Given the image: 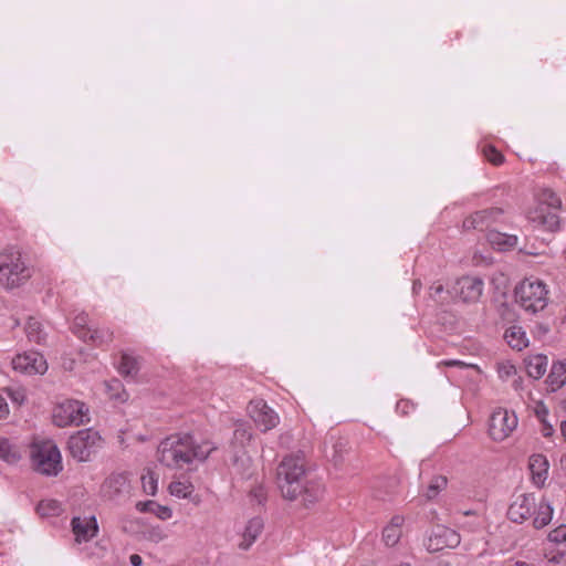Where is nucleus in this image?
<instances>
[{
    "label": "nucleus",
    "instance_id": "nucleus-1",
    "mask_svg": "<svg viewBox=\"0 0 566 566\" xmlns=\"http://www.w3.org/2000/svg\"><path fill=\"white\" fill-rule=\"evenodd\" d=\"M216 448L210 440L197 442L190 434H174L158 446V461L169 469H182L195 460H206Z\"/></svg>",
    "mask_w": 566,
    "mask_h": 566
},
{
    "label": "nucleus",
    "instance_id": "nucleus-2",
    "mask_svg": "<svg viewBox=\"0 0 566 566\" xmlns=\"http://www.w3.org/2000/svg\"><path fill=\"white\" fill-rule=\"evenodd\" d=\"M305 460L301 455L285 457L277 468V484L284 499L295 501L305 480Z\"/></svg>",
    "mask_w": 566,
    "mask_h": 566
},
{
    "label": "nucleus",
    "instance_id": "nucleus-3",
    "mask_svg": "<svg viewBox=\"0 0 566 566\" xmlns=\"http://www.w3.org/2000/svg\"><path fill=\"white\" fill-rule=\"evenodd\" d=\"M33 270L25 263L18 250L7 249L0 253V284L6 289H15L24 284Z\"/></svg>",
    "mask_w": 566,
    "mask_h": 566
},
{
    "label": "nucleus",
    "instance_id": "nucleus-4",
    "mask_svg": "<svg viewBox=\"0 0 566 566\" xmlns=\"http://www.w3.org/2000/svg\"><path fill=\"white\" fill-rule=\"evenodd\" d=\"M515 298L526 312L537 313L547 306L549 290L544 281L530 276L515 287Z\"/></svg>",
    "mask_w": 566,
    "mask_h": 566
},
{
    "label": "nucleus",
    "instance_id": "nucleus-5",
    "mask_svg": "<svg viewBox=\"0 0 566 566\" xmlns=\"http://www.w3.org/2000/svg\"><path fill=\"white\" fill-rule=\"evenodd\" d=\"M33 468L45 475H56L62 470V457L51 440L34 441L31 446Z\"/></svg>",
    "mask_w": 566,
    "mask_h": 566
},
{
    "label": "nucleus",
    "instance_id": "nucleus-6",
    "mask_svg": "<svg viewBox=\"0 0 566 566\" xmlns=\"http://www.w3.org/2000/svg\"><path fill=\"white\" fill-rule=\"evenodd\" d=\"M537 206L528 211V219L548 229L558 226V217L547 209L558 210L562 207L560 198L551 189L544 188L536 193Z\"/></svg>",
    "mask_w": 566,
    "mask_h": 566
},
{
    "label": "nucleus",
    "instance_id": "nucleus-7",
    "mask_svg": "<svg viewBox=\"0 0 566 566\" xmlns=\"http://www.w3.org/2000/svg\"><path fill=\"white\" fill-rule=\"evenodd\" d=\"M52 419L60 428L81 426L90 421L88 408L80 400L66 399L54 407Z\"/></svg>",
    "mask_w": 566,
    "mask_h": 566
},
{
    "label": "nucleus",
    "instance_id": "nucleus-8",
    "mask_svg": "<svg viewBox=\"0 0 566 566\" xmlns=\"http://www.w3.org/2000/svg\"><path fill=\"white\" fill-rule=\"evenodd\" d=\"M102 444V437L93 429L81 430L69 439V450L78 461H88Z\"/></svg>",
    "mask_w": 566,
    "mask_h": 566
},
{
    "label": "nucleus",
    "instance_id": "nucleus-9",
    "mask_svg": "<svg viewBox=\"0 0 566 566\" xmlns=\"http://www.w3.org/2000/svg\"><path fill=\"white\" fill-rule=\"evenodd\" d=\"M516 427V415L507 409L497 408L490 417L489 434L493 441L501 442L507 439Z\"/></svg>",
    "mask_w": 566,
    "mask_h": 566
},
{
    "label": "nucleus",
    "instance_id": "nucleus-10",
    "mask_svg": "<svg viewBox=\"0 0 566 566\" xmlns=\"http://www.w3.org/2000/svg\"><path fill=\"white\" fill-rule=\"evenodd\" d=\"M247 412L255 427L262 432H268L280 423L279 413L261 398L251 400L247 407Z\"/></svg>",
    "mask_w": 566,
    "mask_h": 566
},
{
    "label": "nucleus",
    "instance_id": "nucleus-11",
    "mask_svg": "<svg viewBox=\"0 0 566 566\" xmlns=\"http://www.w3.org/2000/svg\"><path fill=\"white\" fill-rule=\"evenodd\" d=\"M504 220V211L501 208H489L468 216L463 220L465 230L490 231L491 227Z\"/></svg>",
    "mask_w": 566,
    "mask_h": 566
},
{
    "label": "nucleus",
    "instance_id": "nucleus-12",
    "mask_svg": "<svg viewBox=\"0 0 566 566\" xmlns=\"http://www.w3.org/2000/svg\"><path fill=\"white\" fill-rule=\"evenodd\" d=\"M484 289V282L479 276H462L455 281L453 285V294L463 303H476Z\"/></svg>",
    "mask_w": 566,
    "mask_h": 566
},
{
    "label": "nucleus",
    "instance_id": "nucleus-13",
    "mask_svg": "<svg viewBox=\"0 0 566 566\" xmlns=\"http://www.w3.org/2000/svg\"><path fill=\"white\" fill-rule=\"evenodd\" d=\"M12 367L22 374L43 375L48 370V363L39 352H27L12 359Z\"/></svg>",
    "mask_w": 566,
    "mask_h": 566
},
{
    "label": "nucleus",
    "instance_id": "nucleus-14",
    "mask_svg": "<svg viewBox=\"0 0 566 566\" xmlns=\"http://www.w3.org/2000/svg\"><path fill=\"white\" fill-rule=\"evenodd\" d=\"M460 535L446 526H437L432 530L427 542L429 552H440L446 548H454L460 544Z\"/></svg>",
    "mask_w": 566,
    "mask_h": 566
},
{
    "label": "nucleus",
    "instance_id": "nucleus-15",
    "mask_svg": "<svg viewBox=\"0 0 566 566\" xmlns=\"http://www.w3.org/2000/svg\"><path fill=\"white\" fill-rule=\"evenodd\" d=\"M536 507V497L534 494H520L511 503L507 516L514 523H523L532 517Z\"/></svg>",
    "mask_w": 566,
    "mask_h": 566
},
{
    "label": "nucleus",
    "instance_id": "nucleus-16",
    "mask_svg": "<svg viewBox=\"0 0 566 566\" xmlns=\"http://www.w3.org/2000/svg\"><path fill=\"white\" fill-rule=\"evenodd\" d=\"M71 525L75 541L78 544L91 541L98 533V525L95 516L73 517Z\"/></svg>",
    "mask_w": 566,
    "mask_h": 566
},
{
    "label": "nucleus",
    "instance_id": "nucleus-17",
    "mask_svg": "<svg viewBox=\"0 0 566 566\" xmlns=\"http://www.w3.org/2000/svg\"><path fill=\"white\" fill-rule=\"evenodd\" d=\"M101 490L103 496L109 500L116 499L117 496L128 492V479L122 473L112 474L104 481Z\"/></svg>",
    "mask_w": 566,
    "mask_h": 566
},
{
    "label": "nucleus",
    "instance_id": "nucleus-18",
    "mask_svg": "<svg viewBox=\"0 0 566 566\" xmlns=\"http://www.w3.org/2000/svg\"><path fill=\"white\" fill-rule=\"evenodd\" d=\"M528 469L531 471L532 481L536 486H543L547 475L549 463L545 455L533 454L528 460Z\"/></svg>",
    "mask_w": 566,
    "mask_h": 566
},
{
    "label": "nucleus",
    "instance_id": "nucleus-19",
    "mask_svg": "<svg viewBox=\"0 0 566 566\" xmlns=\"http://www.w3.org/2000/svg\"><path fill=\"white\" fill-rule=\"evenodd\" d=\"M324 491V485L319 481L305 479L301 483L298 499H301L305 506H308L322 500Z\"/></svg>",
    "mask_w": 566,
    "mask_h": 566
},
{
    "label": "nucleus",
    "instance_id": "nucleus-20",
    "mask_svg": "<svg viewBox=\"0 0 566 566\" xmlns=\"http://www.w3.org/2000/svg\"><path fill=\"white\" fill-rule=\"evenodd\" d=\"M405 518L401 515H395L382 531V541L388 547L398 544L402 535Z\"/></svg>",
    "mask_w": 566,
    "mask_h": 566
},
{
    "label": "nucleus",
    "instance_id": "nucleus-21",
    "mask_svg": "<svg viewBox=\"0 0 566 566\" xmlns=\"http://www.w3.org/2000/svg\"><path fill=\"white\" fill-rule=\"evenodd\" d=\"M554 514V509L548 500L543 497L538 503L536 502V507L533 513V526L536 530H541L547 526Z\"/></svg>",
    "mask_w": 566,
    "mask_h": 566
},
{
    "label": "nucleus",
    "instance_id": "nucleus-22",
    "mask_svg": "<svg viewBox=\"0 0 566 566\" xmlns=\"http://www.w3.org/2000/svg\"><path fill=\"white\" fill-rule=\"evenodd\" d=\"M263 530V521L260 517L251 518L242 534V539L239 543V547L242 549H249Z\"/></svg>",
    "mask_w": 566,
    "mask_h": 566
},
{
    "label": "nucleus",
    "instance_id": "nucleus-23",
    "mask_svg": "<svg viewBox=\"0 0 566 566\" xmlns=\"http://www.w3.org/2000/svg\"><path fill=\"white\" fill-rule=\"evenodd\" d=\"M253 433L251 428L244 423L239 422L235 426L233 438L231 441V447L234 452L243 451L252 441Z\"/></svg>",
    "mask_w": 566,
    "mask_h": 566
},
{
    "label": "nucleus",
    "instance_id": "nucleus-24",
    "mask_svg": "<svg viewBox=\"0 0 566 566\" xmlns=\"http://www.w3.org/2000/svg\"><path fill=\"white\" fill-rule=\"evenodd\" d=\"M548 359L544 355H531L525 359L527 375L534 379L543 377L547 370Z\"/></svg>",
    "mask_w": 566,
    "mask_h": 566
},
{
    "label": "nucleus",
    "instance_id": "nucleus-25",
    "mask_svg": "<svg viewBox=\"0 0 566 566\" xmlns=\"http://www.w3.org/2000/svg\"><path fill=\"white\" fill-rule=\"evenodd\" d=\"M489 243L497 250H509L517 244V237L490 230L486 234Z\"/></svg>",
    "mask_w": 566,
    "mask_h": 566
},
{
    "label": "nucleus",
    "instance_id": "nucleus-26",
    "mask_svg": "<svg viewBox=\"0 0 566 566\" xmlns=\"http://www.w3.org/2000/svg\"><path fill=\"white\" fill-rule=\"evenodd\" d=\"M114 339V333L108 327H96L88 331L87 339L95 347H107Z\"/></svg>",
    "mask_w": 566,
    "mask_h": 566
},
{
    "label": "nucleus",
    "instance_id": "nucleus-27",
    "mask_svg": "<svg viewBox=\"0 0 566 566\" xmlns=\"http://www.w3.org/2000/svg\"><path fill=\"white\" fill-rule=\"evenodd\" d=\"M504 338L510 347L522 350L528 346V338L521 326H511L505 331Z\"/></svg>",
    "mask_w": 566,
    "mask_h": 566
},
{
    "label": "nucleus",
    "instance_id": "nucleus-28",
    "mask_svg": "<svg viewBox=\"0 0 566 566\" xmlns=\"http://www.w3.org/2000/svg\"><path fill=\"white\" fill-rule=\"evenodd\" d=\"M168 490L172 496L189 499L195 491V486L188 479H178L170 482Z\"/></svg>",
    "mask_w": 566,
    "mask_h": 566
},
{
    "label": "nucleus",
    "instance_id": "nucleus-29",
    "mask_svg": "<svg viewBox=\"0 0 566 566\" xmlns=\"http://www.w3.org/2000/svg\"><path fill=\"white\" fill-rule=\"evenodd\" d=\"M21 453L17 446L12 444L8 439L0 438V459L7 463H15L20 460Z\"/></svg>",
    "mask_w": 566,
    "mask_h": 566
},
{
    "label": "nucleus",
    "instance_id": "nucleus-30",
    "mask_svg": "<svg viewBox=\"0 0 566 566\" xmlns=\"http://www.w3.org/2000/svg\"><path fill=\"white\" fill-rule=\"evenodd\" d=\"M139 364L136 357H133L128 354H123L119 365L118 371L124 377H135L138 373Z\"/></svg>",
    "mask_w": 566,
    "mask_h": 566
},
{
    "label": "nucleus",
    "instance_id": "nucleus-31",
    "mask_svg": "<svg viewBox=\"0 0 566 566\" xmlns=\"http://www.w3.org/2000/svg\"><path fill=\"white\" fill-rule=\"evenodd\" d=\"M62 511L61 503L54 499L42 500L36 506V512L43 517L57 516Z\"/></svg>",
    "mask_w": 566,
    "mask_h": 566
},
{
    "label": "nucleus",
    "instance_id": "nucleus-32",
    "mask_svg": "<svg viewBox=\"0 0 566 566\" xmlns=\"http://www.w3.org/2000/svg\"><path fill=\"white\" fill-rule=\"evenodd\" d=\"M548 379L555 388H559L566 382V359L553 364Z\"/></svg>",
    "mask_w": 566,
    "mask_h": 566
},
{
    "label": "nucleus",
    "instance_id": "nucleus-33",
    "mask_svg": "<svg viewBox=\"0 0 566 566\" xmlns=\"http://www.w3.org/2000/svg\"><path fill=\"white\" fill-rule=\"evenodd\" d=\"M107 395L111 399L124 402L128 399L123 384L118 379H112L105 384Z\"/></svg>",
    "mask_w": 566,
    "mask_h": 566
},
{
    "label": "nucleus",
    "instance_id": "nucleus-34",
    "mask_svg": "<svg viewBox=\"0 0 566 566\" xmlns=\"http://www.w3.org/2000/svg\"><path fill=\"white\" fill-rule=\"evenodd\" d=\"M88 316L87 314H80L74 318L72 331L73 333L81 338L82 340L87 339L88 331L92 329L88 327Z\"/></svg>",
    "mask_w": 566,
    "mask_h": 566
},
{
    "label": "nucleus",
    "instance_id": "nucleus-35",
    "mask_svg": "<svg viewBox=\"0 0 566 566\" xmlns=\"http://www.w3.org/2000/svg\"><path fill=\"white\" fill-rule=\"evenodd\" d=\"M448 480L446 476L438 475L433 476L424 492V496L428 500L434 499L442 490L447 488Z\"/></svg>",
    "mask_w": 566,
    "mask_h": 566
},
{
    "label": "nucleus",
    "instance_id": "nucleus-36",
    "mask_svg": "<svg viewBox=\"0 0 566 566\" xmlns=\"http://www.w3.org/2000/svg\"><path fill=\"white\" fill-rule=\"evenodd\" d=\"M25 333L29 340L36 344H41L45 338V335L42 332L41 324L33 318L28 321L25 326Z\"/></svg>",
    "mask_w": 566,
    "mask_h": 566
},
{
    "label": "nucleus",
    "instance_id": "nucleus-37",
    "mask_svg": "<svg viewBox=\"0 0 566 566\" xmlns=\"http://www.w3.org/2000/svg\"><path fill=\"white\" fill-rule=\"evenodd\" d=\"M482 154L485 160L494 166H500L504 163L503 154L493 145H484L482 147Z\"/></svg>",
    "mask_w": 566,
    "mask_h": 566
},
{
    "label": "nucleus",
    "instance_id": "nucleus-38",
    "mask_svg": "<svg viewBox=\"0 0 566 566\" xmlns=\"http://www.w3.org/2000/svg\"><path fill=\"white\" fill-rule=\"evenodd\" d=\"M158 479L151 471H147L142 475V486L146 494L155 495L157 492Z\"/></svg>",
    "mask_w": 566,
    "mask_h": 566
},
{
    "label": "nucleus",
    "instance_id": "nucleus-39",
    "mask_svg": "<svg viewBox=\"0 0 566 566\" xmlns=\"http://www.w3.org/2000/svg\"><path fill=\"white\" fill-rule=\"evenodd\" d=\"M148 505L151 506V513L156 515L158 518L163 521L171 518L172 510L170 507L160 505L154 501H149Z\"/></svg>",
    "mask_w": 566,
    "mask_h": 566
},
{
    "label": "nucleus",
    "instance_id": "nucleus-40",
    "mask_svg": "<svg viewBox=\"0 0 566 566\" xmlns=\"http://www.w3.org/2000/svg\"><path fill=\"white\" fill-rule=\"evenodd\" d=\"M497 374L501 379L507 380L511 377L515 376L516 368L510 361H502L497 364Z\"/></svg>",
    "mask_w": 566,
    "mask_h": 566
},
{
    "label": "nucleus",
    "instance_id": "nucleus-41",
    "mask_svg": "<svg viewBox=\"0 0 566 566\" xmlns=\"http://www.w3.org/2000/svg\"><path fill=\"white\" fill-rule=\"evenodd\" d=\"M548 541L554 544L566 542V525L562 524L548 533Z\"/></svg>",
    "mask_w": 566,
    "mask_h": 566
},
{
    "label": "nucleus",
    "instance_id": "nucleus-42",
    "mask_svg": "<svg viewBox=\"0 0 566 566\" xmlns=\"http://www.w3.org/2000/svg\"><path fill=\"white\" fill-rule=\"evenodd\" d=\"M533 409H534V413H535L536 418L539 421H544L547 418L548 408L545 406V403L543 401H541V400L535 401Z\"/></svg>",
    "mask_w": 566,
    "mask_h": 566
},
{
    "label": "nucleus",
    "instance_id": "nucleus-43",
    "mask_svg": "<svg viewBox=\"0 0 566 566\" xmlns=\"http://www.w3.org/2000/svg\"><path fill=\"white\" fill-rule=\"evenodd\" d=\"M444 293V287L440 283H434L429 289L430 297L436 302H443L442 294Z\"/></svg>",
    "mask_w": 566,
    "mask_h": 566
},
{
    "label": "nucleus",
    "instance_id": "nucleus-44",
    "mask_svg": "<svg viewBox=\"0 0 566 566\" xmlns=\"http://www.w3.org/2000/svg\"><path fill=\"white\" fill-rule=\"evenodd\" d=\"M439 366L467 368L470 365H468V364H465L464 361H461V360L450 359V360H442V361H440Z\"/></svg>",
    "mask_w": 566,
    "mask_h": 566
},
{
    "label": "nucleus",
    "instance_id": "nucleus-45",
    "mask_svg": "<svg viewBox=\"0 0 566 566\" xmlns=\"http://www.w3.org/2000/svg\"><path fill=\"white\" fill-rule=\"evenodd\" d=\"M541 423H542V428H541L542 434L546 438L552 437L554 433L553 426L551 423H548L546 419L544 421H541Z\"/></svg>",
    "mask_w": 566,
    "mask_h": 566
},
{
    "label": "nucleus",
    "instance_id": "nucleus-46",
    "mask_svg": "<svg viewBox=\"0 0 566 566\" xmlns=\"http://www.w3.org/2000/svg\"><path fill=\"white\" fill-rule=\"evenodd\" d=\"M9 406L2 395H0V419H6L9 416Z\"/></svg>",
    "mask_w": 566,
    "mask_h": 566
},
{
    "label": "nucleus",
    "instance_id": "nucleus-47",
    "mask_svg": "<svg viewBox=\"0 0 566 566\" xmlns=\"http://www.w3.org/2000/svg\"><path fill=\"white\" fill-rule=\"evenodd\" d=\"M11 398L14 402H18L21 405L24 401V394L23 391L17 390L11 394Z\"/></svg>",
    "mask_w": 566,
    "mask_h": 566
},
{
    "label": "nucleus",
    "instance_id": "nucleus-48",
    "mask_svg": "<svg viewBox=\"0 0 566 566\" xmlns=\"http://www.w3.org/2000/svg\"><path fill=\"white\" fill-rule=\"evenodd\" d=\"M129 559H130V564L133 566H142V564H143L142 557L137 554L130 555Z\"/></svg>",
    "mask_w": 566,
    "mask_h": 566
},
{
    "label": "nucleus",
    "instance_id": "nucleus-49",
    "mask_svg": "<svg viewBox=\"0 0 566 566\" xmlns=\"http://www.w3.org/2000/svg\"><path fill=\"white\" fill-rule=\"evenodd\" d=\"M146 504H149V501L148 502H139V503H137V509L140 512H150L151 513V506L146 505Z\"/></svg>",
    "mask_w": 566,
    "mask_h": 566
},
{
    "label": "nucleus",
    "instance_id": "nucleus-50",
    "mask_svg": "<svg viewBox=\"0 0 566 566\" xmlns=\"http://www.w3.org/2000/svg\"><path fill=\"white\" fill-rule=\"evenodd\" d=\"M509 566H534V565L531 563L524 562V560H516V562L510 564Z\"/></svg>",
    "mask_w": 566,
    "mask_h": 566
},
{
    "label": "nucleus",
    "instance_id": "nucleus-51",
    "mask_svg": "<svg viewBox=\"0 0 566 566\" xmlns=\"http://www.w3.org/2000/svg\"><path fill=\"white\" fill-rule=\"evenodd\" d=\"M461 516H474L475 518H479L475 512L473 511H464L460 513Z\"/></svg>",
    "mask_w": 566,
    "mask_h": 566
},
{
    "label": "nucleus",
    "instance_id": "nucleus-52",
    "mask_svg": "<svg viewBox=\"0 0 566 566\" xmlns=\"http://www.w3.org/2000/svg\"><path fill=\"white\" fill-rule=\"evenodd\" d=\"M560 432H562V436H563V438H564V440L566 442V421H563L560 423Z\"/></svg>",
    "mask_w": 566,
    "mask_h": 566
},
{
    "label": "nucleus",
    "instance_id": "nucleus-53",
    "mask_svg": "<svg viewBox=\"0 0 566 566\" xmlns=\"http://www.w3.org/2000/svg\"><path fill=\"white\" fill-rule=\"evenodd\" d=\"M437 566H450V565H449V564H447V563H440V564H438Z\"/></svg>",
    "mask_w": 566,
    "mask_h": 566
}]
</instances>
